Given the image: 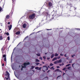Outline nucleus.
I'll list each match as a JSON object with an SVG mask.
<instances>
[{
  "label": "nucleus",
  "instance_id": "39",
  "mask_svg": "<svg viewBox=\"0 0 80 80\" xmlns=\"http://www.w3.org/2000/svg\"><path fill=\"white\" fill-rule=\"evenodd\" d=\"M70 59V58L69 57H68L67 58V60H69Z\"/></svg>",
  "mask_w": 80,
  "mask_h": 80
},
{
  "label": "nucleus",
  "instance_id": "48",
  "mask_svg": "<svg viewBox=\"0 0 80 80\" xmlns=\"http://www.w3.org/2000/svg\"><path fill=\"white\" fill-rule=\"evenodd\" d=\"M74 63L73 64H72V67H73V65H74Z\"/></svg>",
  "mask_w": 80,
  "mask_h": 80
},
{
  "label": "nucleus",
  "instance_id": "55",
  "mask_svg": "<svg viewBox=\"0 0 80 80\" xmlns=\"http://www.w3.org/2000/svg\"><path fill=\"white\" fill-rule=\"evenodd\" d=\"M38 32H40V31H38Z\"/></svg>",
  "mask_w": 80,
  "mask_h": 80
},
{
  "label": "nucleus",
  "instance_id": "1",
  "mask_svg": "<svg viewBox=\"0 0 80 80\" xmlns=\"http://www.w3.org/2000/svg\"><path fill=\"white\" fill-rule=\"evenodd\" d=\"M30 65V63L29 62H27V63H25L23 64V65H24V67L23 66H21V67H20V66H19V67H21V70H23V68H26V66Z\"/></svg>",
  "mask_w": 80,
  "mask_h": 80
},
{
  "label": "nucleus",
  "instance_id": "62",
  "mask_svg": "<svg viewBox=\"0 0 80 80\" xmlns=\"http://www.w3.org/2000/svg\"><path fill=\"white\" fill-rule=\"evenodd\" d=\"M67 72V71H66V72Z\"/></svg>",
  "mask_w": 80,
  "mask_h": 80
},
{
  "label": "nucleus",
  "instance_id": "61",
  "mask_svg": "<svg viewBox=\"0 0 80 80\" xmlns=\"http://www.w3.org/2000/svg\"><path fill=\"white\" fill-rule=\"evenodd\" d=\"M0 30H1V29H0Z\"/></svg>",
  "mask_w": 80,
  "mask_h": 80
},
{
  "label": "nucleus",
  "instance_id": "31",
  "mask_svg": "<svg viewBox=\"0 0 80 80\" xmlns=\"http://www.w3.org/2000/svg\"><path fill=\"white\" fill-rule=\"evenodd\" d=\"M3 58H5L6 56L5 55H4L3 56Z\"/></svg>",
  "mask_w": 80,
  "mask_h": 80
},
{
  "label": "nucleus",
  "instance_id": "64",
  "mask_svg": "<svg viewBox=\"0 0 80 80\" xmlns=\"http://www.w3.org/2000/svg\"><path fill=\"white\" fill-rule=\"evenodd\" d=\"M62 75H63V74Z\"/></svg>",
  "mask_w": 80,
  "mask_h": 80
},
{
  "label": "nucleus",
  "instance_id": "59",
  "mask_svg": "<svg viewBox=\"0 0 80 80\" xmlns=\"http://www.w3.org/2000/svg\"><path fill=\"white\" fill-rule=\"evenodd\" d=\"M60 72H62V71H60Z\"/></svg>",
  "mask_w": 80,
  "mask_h": 80
},
{
  "label": "nucleus",
  "instance_id": "3",
  "mask_svg": "<svg viewBox=\"0 0 80 80\" xmlns=\"http://www.w3.org/2000/svg\"><path fill=\"white\" fill-rule=\"evenodd\" d=\"M48 68L47 66H44L42 67V69L43 70H48Z\"/></svg>",
  "mask_w": 80,
  "mask_h": 80
},
{
  "label": "nucleus",
  "instance_id": "36",
  "mask_svg": "<svg viewBox=\"0 0 80 80\" xmlns=\"http://www.w3.org/2000/svg\"><path fill=\"white\" fill-rule=\"evenodd\" d=\"M53 64L51 63L50 64V66H53Z\"/></svg>",
  "mask_w": 80,
  "mask_h": 80
},
{
  "label": "nucleus",
  "instance_id": "18",
  "mask_svg": "<svg viewBox=\"0 0 80 80\" xmlns=\"http://www.w3.org/2000/svg\"><path fill=\"white\" fill-rule=\"evenodd\" d=\"M5 34H6L7 35V36H9V33L8 32H7V33H5Z\"/></svg>",
  "mask_w": 80,
  "mask_h": 80
},
{
  "label": "nucleus",
  "instance_id": "22",
  "mask_svg": "<svg viewBox=\"0 0 80 80\" xmlns=\"http://www.w3.org/2000/svg\"><path fill=\"white\" fill-rule=\"evenodd\" d=\"M70 65H71V64H68L67 65H66V67H69V66H70Z\"/></svg>",
  "mask_w": 80,
  "mask_h": 80
},
{
  "label": "nucleus",
  "instance_id": "33",
  "mask_svg": "<svg viewBox=\"0 0 80 80\" xmlns=\"http://www.w3.org/2000/svg\"><path fill=\"white\" fill-rule=\"evenodd\" d=\"M58 70H59L58 69H57L55 70V72H57V71H58Z\"/></svg>",
  "mask_w": 80,
  "mask_h": 80
},
{
  "label": "nucleus",
  "instance_id": "6",
  "mask_svg": "<svg viewBox=\"0 0 80 80\" xmlns=\"http://www.w3.org/2000/svg\"><path fill=\"white\" fill-rule=\"evenodd\" d=\"M8 27L9 28V30H10L12 28V25H10V26H8Z\"/></svg>",
  "mask_w": 80,
  "mask_h": 80
},
{
  "label": "nucleus",
  "instance_id": "40",
  "mask_svg": "<svg viewBox=\"0 0 80 80\" xmlns=\"http://www.w3.org/2000/svg\"><path fill=\"white\" fill-rule=\"evenodd\" d=\"M72 62V61H70L69 62V63H71Z\"/></svg>",
  "mask_w": 80,
  "mask_h": 80
},
{
  "label": "nucleus",
  "instance_id": "28",
  "mask_svg": "<svg viewBox=\"0 0 80 80\" xmlns=\"http://www.w3.org/2000/svg\"><path fill=\"white\" fill-rule=\"evenodd\" d=\"M7 39L8 40H10V37L9 36L8 37Z\"/></svg>",
  "mask_w": 80,
  "mask_h": 80
},
{
  "label": "nucleus",
  "instance_id": "60",
  "mask_svg": "<svg viewBox=\"0 0 80 80\" xmlns=\"http://www.w3.org/2000/svg\"><path fill=\"white\" fill-rule=\"evenodd\" d=\"M45 54H46H46H47V53H45Z\"/></svg>",
  "mask_w": 80,
  "mask_h": 80
},
{
  "label": "nucleus",
  "instance_id": "63",
  "mask_svg": "<svg viewBox=\"0 0 80 80\" xmlns=\"http://www.w3.org/2000/svg\"><path fill=\"white\" fill-rule=\"evenodd\" d=\"M48 67H49V66H48Z\"/></svg>",
  "mask_w": 80,
  "mask_h": 80
},
{
  "label": "nucleus",
  "instance_id": "46",
  "mask_svg": "<svg viewBox=\"0 0 80 80\" xmlns=\"http://www.w3.org/2000/svg\"><path fill=\"white\" fill-rule=\"evenodd\" d=\"M42 63H43V64H44V63H45L43 62H42Z\"/></svg>",
  "mask_w": 80,
  "mask_h": 80
},
{
  "label": "nucleus",
  "instance_id": "34",
  "mask_svg": "<svg viewBox=\"0 0 80 80\" xmlns=\"http://www.w3.org/2000/svg\"><path fill=\"white\" fill-rule=\"evenodd\" d=\"M60 55H61V56H63V54L61 53L60 54Z\"/></svg>",
  "mask_w": 80,
  "mask_h": 80
},
{
  "label": "nucleus",
  "instance_id": "37",
  "mask_svg": "<svg viewBox=\"0 0 80 80\" xmlns=\"http://www.w3.org/2000/svg\"><path fill=\"white\" fill-rule=\"evenodd\" d=\"M75 55H72V57H75Z\"/></svg>",
  "mask_w": 80,
  "mask_h": 80
},
{
  "label": "nucleus",
  "instance_id": "7",
  "mask_svg": "<svg viewBox=\"0 0 80 80\" xmlns=\"http://www.w3.org/2000/svg\"><path fill=\"white\" fill-rule=\"evenodd\" d=\"M6 76H7V75H8V77H9V76L10 75V74H9V73H8V72L7 71H6Z\"/></svg>",
  "mask_w": 80,
  "mask_h": 80
},
{
  "label": "nucleus",
  "instance_id": "24",
  "mask_svg": "<svg viewBox=\"0 0 80 80\" xmlns=\"http://www.w3.org/2000/svg\"><path fill=\"white\" fill-rule=\"evenodd\" d=\"M40 60H43V58H42V57H40L39 58Z\"/></svg>",
  "mask_w": 80,
  "mask_h": 80
},
{
  "label": "nucleus",
  "instance_id": "5",
  "mask_svg": "<svg viewBox=\"0 0 80 80\" xmlns=\"http://www.w3.org/2000/svg\"><path fill=\"white\" fill-rule=\"evenodd\" d=\"M45 15H46V16H47V18H48V17H50V14L46 12L45 13Z\"/></svg>",
  "mask_w": 80,
  "mask_h": 80
},
{
  "label": "nucleus",
  "instance_id": "9",
  "mask_svg": "<svg viewBox=\"0 0 80 80\" xmlns=\"http://www.w3.org/2000/svg\"><path fill=\"white\" fill-rule=\"evenodd\" d=\"M57 60V58L55 57V58H54L52 60V61H55V60Z\"/></svg>",
  "mask_w": 80,
  "mask_h": 80
},
{
  "label": "nucleus",
  "instance_id": "42",
  "mask_svg": "<svg viewBox=\"0 0 80 80\" xmlns=\"http://www.w3.org/2000/svg\"><path fill=\"white\" fill-rule=\"evenodd\" d=\"M65 69H66V68H64L63 69V70L65 71Z\"/></svg>",
  "mask_w": 80,
  "mask_h": 80
},
{
  "label": "nucleus",
  "instance_id": "56",
  "mask_svg": "<svg viewBox=\"0 0 80 80\" xmlns=\"http://www.w3.org/2000/svg\"><path fill=\"white\" fill-rule=\"evenodd\" d=\"M40 65L41 66L42 65V64H40Z\"/></svg>",
  "mask_w": 80,
  "mask_h": 80
},
{
  "label": "nucleus",
  "instance_id": "17",
  "mask_svg": "<svg viewBox=\"0 0 80 80\" xmlns=\"http://www.w3.org/2000/svg\"><path fill=\"white\" fill-rule=\"evenodd\" d=\"M58 54H57V53L55 54V57H58Z\"/></svg>",
  "mask_w": 80,
  "mask_h": 80
},
{
  "label": "nucleus",
  "instance_id": "14",
  "mask_svg": "<svg viewBox=\"0 0 80 80\" xmlns=\"http://www.w3.org/2000/svg\"><path fill=\"white\" fill-rule=\"evenodd\" d=\"M36 62H40V60L38 59H36Z\"/></svg>",
  "mask_w": 80,
  "mask_h": 80
},
{
  "label": "nucleus",
  "instance_id": "8",
  "mask_svg": "<svg viewBox=\"0 0 80 80\" xmlns=\"http://www.w3.org/2000/svg\"><path fill=\"white\" fill-rule=\"evenodd\" d=\"M26 27H27V25H26V24H23V25H22V27L23 28H26Z\"/></svg>",
  "mask_w": 80,
  "mask_h": 80
},
{
  "label": "nucleus",
  "instance_id": "16",
  "mask_svg": "<svg viewBox=\"0 0 80 80\" xmlns=\"http://www.w3.org/2000/svg\"><path fill=\"white\" fill-rule=\"evenodd\" d=\"M10 17V16H9V15H7L6 16V18H8Z\"/></svg>",
  "mask_w": 80,
  "mask_h": 80
},
{
  "label": "nucleus",
  "instance_id": "54",
  "mask_svg": "<svg viewBox=\"0 0 80 80\" xmlns=\"http://www.w3.org/2000/svg\"><path fill=\"white\" fill-rule=\"evenodd\" d=\"M28 38V37H26L25 38H25Z\"/></svg>",
  "mask_w": 80,
  "mask_h": 80
},
{
  "label": "nucleus",
  "instance_id": "52",
  "mask_svg": "<svg viewBox=\"0 0 80 80\" xmlns=\"http://www.w3.org/2000/svg\"><path fill=\"white\" fill-rule=\"evenodd\" d=\"M51 30V29H47V30Z\"/></svg>",
  "mask_w": 80,
  "mask_h": 80
},
{
  "label": "nucleus",
  "instance_id": "44",
  "mask_svg": "<svg viewBox=\"0 0 80 80\" xmlns=\"http://www.w3.org/2000/svg\"><path fill=\"white\" fill-rule=\"evenodd\" d=\"M2 11V8L0 7V12Z\"/></svg>",
  "mask_w": 80,
  "mask_h": 80
},
{
  "label": "nucleus",
  "instance_id": "12",
  "mask_svg": "<svg viewBox=\"0 0 80 80\" xmlns=\"http://www.w3.org/2000/svg\"><path fill=\"white\" fill-rule=\"evenodd\" d=\"M58 63H61V62H62V59H60L59 60H58Z\"/></svg>",
  "mask_w": 80,
  "mask_h": 80
},
{
  "label": "nucleus",
  "instance_id": "26",
  "mask_svg": "<svg viewBox=\"0 0 80 80\" xmlns=\"http://www.w3.org/2000/svg\"><path fill=\"white\" fill-rule=\"evenodd\" d=\"M4 60L5 61V62H6L7 61L6 58H4Z\"/></svg>",
  "mask_w": 80,
  "mask_h": 80
},
{
  "label": "nucleus",
  "instance_id": "4",
  "mask_svg": "<svg viewBox=\"0 0 80 80\" xmlns=\"http://www.w3.org/2000/svg\"><path fill=\"white\" fill-rule=\"evenodd\" d=\"M48 5L49 7H52V6L53 5V3H52V2H49Z\"/></svg>",
  "mask_w": 80,
  "mask_h": 80
},
{
  "label": "nucleus",
  "instance_id": "25",
  "mask_svg": "<svg viewBox=\"0 0 80 80\" xmlns=\"http://www.w3.org/2000/svg\"><path fill=\"white\" fill-rule=\"evenodd\" d=\"M36 65H39V64H40V63H38V62H36Z\"/></svg>",
  "mask_w": 80,
  "mask_h": 80
},
{
  "label": "nucleus",
  "instance_id": "2",
  "mask_svg": "<svg viewBox=\"0 0 80 80\" xmlns=\"http://www.w3.org/2000/svg\"><path fill=\"white\" fill-rule=\"evenodd\" d=\"M35 14H32L31 15L29 16V18L31 20H32V19H33L34 18H35Z\"/></svg>",
  "mask_w": 80,
  "mask_h": 80
},
{
  "label": "nucleus",
  "instance_id": "41",
  "mask_svg": "<svg viewBox=\"0 0 80 80\" xmlns=\"http://www.w3.org/2000/svg\"><path fill=\"white\" fill-rule=\"evenodd\" d=\"M65 57H67V54H65L64 55Z\"/></svg>",
  "mask_w": 80,
  "mask_h": 80
},
{
  "label": "nucleus",
  "instance_id": "27",
  "mask_svg": "<svg viewBox=\"0 0 80 80\" xmlns=\"http://www.w3.org/2000/svg\"><path fill=\"white\" fill-rule=\"evenodd\" d=\"M34 68H35V67L34 66H32L31 67V69H33Z\"/></svg>",
  "mask_w": 80,
  "mask_h": 80
},
{
  "label": "nucleus",
  "instance_id": "30",
  "mask_svg": "<svg viewBox=\"0 0 80 80\" xmlns=\"http://www.w3.org/2000/svg\"><path fill=\"white\" fill-rule=\"evenodd\" d=\"M41 69H42V67H40L39 69H38V70H39L40 71L41 70Z\"/></svg>",
  "mask_w": 80,
  "mask_h": 80
},
{
  "label": "nucleus",
  "instance_id": "20",
  "mask_svg": "<svg viewBox=\"0 0 80 80\" xmlns=\"http://www.w3.org/2000/svg\"><path fill=\"white\" fill-rule=\"evenodd\" d=\"M36 55H37V56H38V57L40 56V53H38V54H36Z\"/></svg>",
  "mask_w": 80,
  "mask_h": 80
},
{
  "label": "nucleus",
  "instance_id": "43",
  "mask_svg": "<svg viewBox=\"0 0 80 80\" xmlns=\"http://www.w3.org/2000/svg\"><path fill=\"white\" fill-rule=\"evenodd\" d=\"M57 68H60V67H59V66H57Z\"/></svg>",
  "mask_w": 80,
  "mask_h": 80
},
{
  "label": "nucleus",
  "instance_id": "21",
  "mask_svg": "<svg viewBox=\"0 0 80 80\" xmlns=\"http://www.w3.org/2000/svg\"><path fill=\"white\" fill-rule=\"evenodd\" d=\"M51 70H55V68H53V67L51 68Z\"/></svg>",
  "mask_w": 80,
  "mask_h": 80
},
{
  "label": "nucleus",
  "instance_id": "58",
  "mask_svg": "<svg viewBox=\"0 0 80 80\" xmlns=\"http://www.w3.org/2000/svg\"><path fill=\"white\" fill-rule=\"evenodd\" d=\"M43 72H45V71L44 70H43Z\"/></svg>",
  "mask_w": 80,
  "mask_h": 80
},
{
  "label": "nucleus",
  "instance_id": "35",
  "mask_svg": "<svg viewBox=\"0 0 80 80\" xmlns=\"http://www.w3.org/2000/svg\"><path fill=\"white\" fill-rule=\"evenodd\" d=\"M61 57H60V56H59V57H58V58H57L58 59H59V58H61Z\"/></svg>",
  "mask_w": 80,
  "mask_h": 80
},
{
  "label": "nucleus",
  "instance_id": "57",
  "mask_svg": "<svg viewBox=\"0 0 80 80\" xmlns=\"http://www.w3.org/2000/svg\"><path fill=\"white\" fill-rule=\"evenodd\" d=\"M62 65H63V64H62Z\"/></svg>",
  "mask_w": 80,
  "mask_h": 80
},
{
  "label": "nucleus",
  "instance_id": "47",
  "mask_svg": "<svg viewBox=\"0 0 80 80\" xmlns=\"http://www.w3.org/2000/svg\"><path fill=\"white\" fill-rule=\"evenodd\" d=\"M2 66H4V64H2Z\"/></svg>",
  "mask_w": 80,
  "mask_h": 80
},
{
  "label": "nucleus",
  "instance_id": "49",
  "mask_svg": "<svg viewBox=\"0 0 80 80\" xmlns=\"http://www.w3.org/2000/svg\"><path fill=\"white\" fill-rule=\"evenodd\" d=\"M12 1H13V2L15 1V0H12Z\"/></svg>",
  "mask_w": 80,
  "mask_h": 80
},
{
  "label": "nucleus",
  "instance_id": "10",
  "mask_svg": "<svg viewBox=\"0 0 80 80\" xmlns=\"http://www.w3.org/2000/svg\"><path fill=\"white\" fill-rule=\"evenodd\" d=\"M58 63V60L55 61L54 62V64H57V63Z\"/></svg>",
  "mask_w": 80,
  "mask_h": 80
},
{
  "label": "nucleus",
  "instance_id": "19",
  "mask_svg": "<svg viewBox=\"0 0 80 80\" xmlns=\"http://www.w3.org/2000/svg\"><path fill=\"white\" fill-rule=\"evenodd\" d=\"M71 68H72L70 67L67 68V69H69V70H71Z\"/></svg>",
  "mask_w": 80,
  "mask_h": 80
},
{
  "label": "nucleus",
  "instance_id": "13",
  "mask_svg": "<svg viewBox=\"0 0 80 80\" xmlns=\"http://www.w3.org/2000/svg\"><path fill=\"white\" fill-rule=\"evenodd\" d=\"M3 40V37L2 36H0V40Z\"/></svg>",
  "mask_w": 80,
  "mask_h": 80
},
{
  "label": "nucleus",
  "instance_id": "50",
  "mask_svg": "<svg viewBox=\"0 0 80 80\" xmlns=\"http://www.w3.org/2000/svg\"><path fill=\"white\" fill-rule=\"evenodd\" d=\"M50 71V70H48L47 72V73H48V72H49Z\"/></svg>",
  "mask_w": 80,
  "mask_h": 80
},
{
  "label": "nucleus",
  "instance_id": "51",
  "mask_svg": "<svg viewBox=\"0 0 80 80\" xmlns=\"http://www.w3.org/2000/svg\"><path fill=\"white\" fill-rule=\"evenodd\" d=\"M49 59H50V58H47V60H49Z\"/></svg>",
  "mask_w": 80,
  "mask_h": 80
},
{
  "label": "nucleus",
  "instance_id": "45",
  "mask_svg": "<svg viewBox=\"0 0 80 80\" xmlns=\"http://www.w3.org/2000/svg\"><path fill=\"white\" fill-rule=\"evenodd\" d=\"M8 24L9 25H10V22H8Z\"/></svg>",
  "mask_w": 80,
  "mask_h": 80
},
{
  "label": "nucleus",
  "instance_id": "15",
  "mask_svg": "<svg viewBox=\"0 0 80 80\" xmlns=\"http://www.w3.org/2000/svg\"><path fill=\"white\" fill-rule=\"evenodd\" d=\"M54 54H52V55L51 57V58H53V57H54Z\"/></svg>",
  "mask_w": 80,
  "mask_h": 80
},
{
  "label": "nucleus",
  "instance_id": "53",
  "mask_svg": "<svg viewBox=\"0 0 80 80\" xmlns=\"http://www.w3.org/2000/svg\"><path fill=\"white\" fill-rule=\"evenodd\" d=\"M58 77H58L57 78V79L58 78Z\"/></svg>",
  "mask_w": 80,
  "mask_h": 80
},
{
  "label": "nucleus",
  "instance_id": "38",
  "mask_svg": "<svg viewBox=\"0 0 80 80\" xmlns=\"http://www.w3.org/2000/svg\"><path fill=\"white\" fill-rule=\"evenodd\" d=\"M43 58H44V59H45L46 58V57L44 56L43 57Z\"/></svg>",
  "mask_w": 80,
  "mask_h": 80
},
{
  "label": "nucleus",
  "instance_id": "29",
  "mask_svg": "<svg viewBox=\"0 0 80 80\" xmlns=\"http://www.w3.org/2000/svg\"><path fill=\"white\" fill-rule=\"evenodd\" d=\"M38 68H39V67H36L35 68V69H38Z\"/></svg>",
  "mask_w": 80,
  "mask_h": 80
},
{
  "label": "nucleus",
  "instance_id": "11",
  "mask_svg": "<svg viewBox=\"0 0 80 80\" xmlns=\"http://www.w3.org/2000/svg\"><path fill=\"white\" fill-rule=\"evenodd\" d=\"M16 35H19V34H20V32L19 31H18V32H16Z\"/></svg>",
  "mask_w": 80,
  "mask_h": 80
},
{
  "label": "nucleus",
  "instance_id": "23",
  "mask_svg": "<svg viewBox=\"0 0 80 80\" xmlns=\"http://www.w3.org/2000/svg\"><path fill=\"white\" fill-rule=\"evenodd\" d=\"M44 80H48V77H46L44 78Z\"/></svg>",
  "mask_w": 80,
  "mask_h": 80
},
{
  "label": "nucleus",
  "instance_id": "32",
  "mask_svg": "<svg viewBox=\"0 0 80 80\" xmlns=\"http://www.w3.org/2000/svg\"><path fill=\"white\" fill-rule=\"evenodd\" d=\"M5 78L6 79V80H8V78H6V77H5V79H4V80H5Z\"/></svg>",
  "mask_w": 80,
  "mask_h": 80
}]
</instances>
